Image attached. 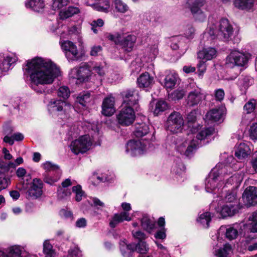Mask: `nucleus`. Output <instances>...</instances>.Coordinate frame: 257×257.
I'll return each mask as SVG.
<instances>
[{
  "label": "nucleus",
  "instance_id": "obj_35",
  "mask_svg": "<svg viewBox=\"0 0 257 257\" xmlns=\"http://www.w3.org/2000/svg\"><path fill=\"white\" fill-rule=\"evenodd\" d=\"M89 62L92 72L93 71L94 73H97L99 76L101 77H102L104 75L105 71L104 70V67L101 64L93 62Z\"/></svg>",
  "mask_w": 257,
  "mask_h": 257
},
{
  "label": "nucleus",
  "instance_id": "obj_63",
  "mask_svg": "<svg viewBox=\"0 0 257 257\" xmlns=\"http://www.w3.org/2000/svg\"><path fill=\"white\" fill-rule=\"evenodd\" d=\"M59 179L58 177L53 178L49 175H45L44 178V181L48 184L52 185L56 182Z\"/></svg>",
  "mask_w": 257,
  "mask_h": 257
},
{
  "label": "nucleus",
  "instance_id": "obj_59",
  "mask_svg": "<svg viewBox=\"0 0 257 257\" xmlns=\"http://www.w3.org/2000/svg\"><path fill=\"white\" fill-rule=\"evenodd\" d=\"M206 61L204 60H200L197 64V68L198 70V74L199 75H202L205 72L206 70V64L205 63Z\"/></svg>",
  "mask_w": 257,
  "mask_h": 257
},
{
  "label": "nucleus",
  "instance_id": "obj_27",
  "mask_svg": "<svg viewBox=\"0 0 257 257\" xmlns=\"http://www.w3.org/2000/svg\"><path fill=\"white\" fill-rule=\"evenodd\" d=\"M254 0H234V7L241 10H249L254 5Z\"/></svg>",
  "mask_w": 257,
  "mask_h": 257
},
{
  "label": "nucleus",
  "instance_id": "obj_46",
  "mask_svg": "<svg viewBox=\"0 0 257 257\" xmlns=\"http://www.w3.org/2000/svg\"><path fill=\"white\" fill-rule=\"evenodd\" d=\"M52 8L54 10H59L66 6L70 2V0H53Z\"/></svg>",
  "mask_w": 257,
  "mask_h": 257
},
{
  "label": "nucleus",
  "instance_id": "obj_60",
  "mask_svg": "<svg viewBox=\"0 0 257 257\" xmlns=\"http://www.w3.org/2000/svg\"><path fill=\"white\" fill-rule=\"evenodd\" d=\"M102 48L100 45H95L91 47L90 54L92 56H97L102 52Z\"/></svg>",
  "mask_w": 257,
  "mask_h": 257
},
{
  "label": "nucleus",
  "instance_id": "obj_4",
  "mask_svg": "<svg viewBox=\"0 0 257 257\" xmlns=\"http://www.w3.org/2000/svg\"><path fill=\"white\" fill-rule=\"evenodd\" d=\"M205 0H185L184 7L190 10L194 19L198 22H203L206 15L201 8L204 6Z\"/></svg>",
  "mask_w": 257,
  "mask_h": 257
},
{
  "label": "nucleus",
  "instance_id": "obj_10",
  "mask_svg": "<svg viewBox=\"0 0 257 257\" xmlns=\"http://www.w3.org/2000/svg\"><path fill=\"white\" fill-rule=\"evenodd\" d=\"M50 106L52 111L57 112L58 115H60L62 119L67 118L69 115V112L73 109L71 105L60 100L51 101Z\"/></svg>",
  "mask_w": 257,
  "mask_h": 257
},
{
  "label": "nucleus",
  "instance_id": "obj_36",
  "mask_svg": "<svg viewBox=\"0 0 257 257\" xmlns=\"http://www.w3.org/2000/svg\"><path fill=\"white\" fill-rule=\"evenodd\" d=\"M214 132V129L212 127L204 128L200 131L196 135V138L199 140H204L208 136L212 135Z\"/></svg>",
  "mask_w": 257,
  "mask_h": 257
},
{
  "label": "nucleus",
  "instance_id": "obj_44",
  "mask_svg": "<svg viewBox=\"0 0 257 257\" xmlns=\"http://www.w3.org/2000/svg\"><path fill=\"white\" fill-rule=\"evenodd\" d=\"M225 236L229 240L235 239L238 235V231L234 226H228L225 229Z\"/></svg>",
  "mask_w": 257,
  "mask_h": 257
},
{
  "label": "nucleus",
  "instance_id": "obj_11",
  "mask_svg": "<svg viewBox=\"0 0 257 257\" xmlns=\"http://www.w3.org/2000/svg\"><path fill=\"white\" fill-rule=\"evenodd\" d=\"M43 185L44 184L40 179H33L25 192L27 198L30 200L36 199L41 197L43 194Z\"/></svg>",
  "mask_w": 257,
  "mask_h": 257
},
{
  "label": "nucleus",
  "instance_id": "obj_53",
  "mask_svg": "<svg viewBox=\"0 0 257 257\" xmlns=\"http://www.w3.org/2000/svg\"><path fill=\"white\" fill-rule=\"evenodd\" d=\"M70 90L67 86H62L59 89L58 95L63 98H67L70 95Z\"/></svg>",
  "mask_w": 257,
  "mask_h": 257
},
{
  "label": "nucleus",
  "instance_id": "obj_31",
  "mask_svg": "<svg viewBox=\"0 0 257 257\" xmlns=\"http://www.w3.org/2000/svg\"><path fill=\"white\" fill-rule=\"evenodd\" d=\"M141 225L144 229L151 232L155 228V221L147 216H144L141 219Z\"/></svg>",
  "mask_w": 257,
  "mask_h": 257
},
{
  "label": "nucleus",
  "instance_id": "obj_29",
  "mask_svg": "<svg viewBox=\"0 0 257 257\" xmlns=\"http://www.w3.org/2000/svg\"><path fill=\"white\" fill-rule=\"evenodd\" d=\"M25 5L27 8L36 12H40L45 7L43 0H27Z\"/></svg>",
  "mask_w": 257,
  "mask_h": 257
},
{
  "label": "nucleus",
  "instance_id": "obj_18",
  "mask_svg": "<svg viewBox=\"0 0 257 257\" xmlns=\"http://www.w3.org/2000/svg\"><path fill=\"white\" fill-rule=\"evenodd\" d=\"M115 99L112 96L105 97L102 104V113L106 116H111L115 112Z\"/></svg>",
  "mask_w": 257,
  "mask_h": 257
},
{
  "label": "nucleus",
  "instance_id": "obj_17",
  "mask_svg": "<svg viewBox=\"0 0 257 257\" xmlns=\"http://www.w3.org/2000/svg\"><path fill=\"white\" fill-rule=\"evenodd\" d=\"M205 95L202 93L201 89L197 88L188 93L187 100V104L190 106L196 105L205 99Z\"/></svg>",
  "mask_w": 257,
  "mask_h": 257
},
{
  "label": "nucleus",
  "instance_id": "obj_42",
  "mask_svg": "<svg viewBox=\"0 0 257 257\" xmlns=\"http://www.w3.org/2000/svg\"><path fill=\"white\" fill-rule=\"evenodd\" d=\"M122 35V34L118 32H115L113 34L107 33L105 34V36L106 38L114 42L116 45H119L120 43Z\"/></svg>",
  "mask_w": 257,
  "mask_h": 257
},
{
  "label": "nucleus",
  "instance_id": "obj_34",
  "mask_svg": "<svg viewBox=\"0 0 257 257\" xmlns=\"http://www.w3.org/2000/svg\"><path fill=\"white\" fill-rule=\"evenodd\" d=\"M232 248L228 243H226L223 247H221L214 252V255L217 257H227L231 252Z\"/></svg>",
  "mask_w": 257,
  "mask_h": 257
},
{
  "label": "nucleus",
  "instance_id": "obj_57",
  "mask_svg": "<svg viewBox=\"0 0 257 257\" xmlns=\"http://www.w3.org/2000/svg\"><path fill=\"white\" fill-rule=\"evenodd\" d=\"M43 251L46 255L54 254L52 249V245L49 243L48 240H45L43 243Z\"/></svg>",
  "mask_w": 257,
  "mask_h": 257
},
{
  "label": "nucleus",
  "instance_id": "obj_51",
  "mask_svg": "<svg viewBox=\"0 0 257 257\" xmlns=\"http://www.w3.org/2000/svg\"><path fill=\"white\" fill-rule=\"evenodd\" d=\"M110 7V3L108 0H100L98 6L97 7L98 11L107 12Z\"/></svg>",
  "mask_w": 257,
  "mask_h": 257
},
{
  "label": "nucleus",
  "instance_id": "obj_45",
  "mask_svg": "<svg viewBox=\"0 0 257 257\" xmlns=\"http://www.w3.org/2000/svg\"><path fill=\"white\" fill-rule=\"evenodd\" d=\"M57 193L58 198L61 199L69 197L71 194L70 189L68 188L60 187V186L58 189Z\"/></svg>",
  "mask_w": 257,
  "mask_h": 257
},
{
  "label": "nucleus",
  "instance_id": "obj_54",
  "mask_svg": "<svg viewBox=\"0 0 257 257\" xmlns=\"http://www.w3.org/2000/svg\"><path fill=\"white\" fill-rule=\"evenodd\" d=\"M132 234L133 236L135 238L138 239L139 242L144 241L143 240L147 238V236L142 231H135L133 230L132 231Z\"/></svg>",
  "mask_w": 257,
  "mask_h": 257
},
{
  "label": "nucleus",
  "instance_id": "obj_19",
  "mask_svg": "<svg viewBox=\"0 0 257 257\" xmlns=\"http://www.w3.org/2000/svg\"><path fill=\"white\" fill-rule=\"evenodd\" d=\"M154 77L148 72L142 73L137 79V83L139 87L150 89L154 84Z\"/></svg>",
  "mask_w": 257,
  "mask_h": 257
},
{
  "label": "nucleus",
  "instance_id": "obj_28",
  "mask_svg": "<svg viewBox=\"0 0 257 257\" xmlns=\"http://www.w3.org/2000/svg\"><path fill=\"white\" fill-rule=\"evenodd\" d=\"M149 130V126L145 122H138L135 124L134 135L137 138H141L147 135Z\"/></svg>",
  "mask_w": 257,
  "mask_h": 257
},
{
  "label": "nucleus",
  "instance_id": "obj_48",
  "mask_svg": "<svg viewBox=\"0 0 257 257\" xmlns=\"http://www.w3.org/2000/svg\"><path fill=\"white\" fill-rule=\"evenodd\" d=\"M104 25V21L101 19L93 21L91 23V30L95 34H97L98 29L97 28L102 27Z\"/></svg>",
  "mask_w": 257,
  "mask_h": 257
},
{
  "label": "nucleus",
  "instance_id": "obj_20",
  "mask_svg": "<svg viewBox=\"0 0 257 257\" xmlns=\"http://www.w3.org/2000/svg\"><path fill=\"white\" fill-rule=\"evenodd\" d=\"M240 207L237 206L236 203L235 204L225 203L222 206L220 211V214L223 218L227 216H232L237 213Z\"/></svg>",
  "mask_w": 257,
  "mask_h": 257
},
{
  "label": "nucleus",
  "instance_id": "obj_47",
  "mask_svg": "<svg viewBox=\"0 0 257 257\" xmlns=\"http://www.w3.org/2000/svg\"><path fill=\"white\" fill-rule=\"evenodd\" d=\"M22 249L19 246H13L10 247L9 257H22L21 256Z\"/></svg>",
  "mask_w": 257,
  "mask_h": 257
},
{
  "label": "nucleus",
  "instance_id": "obj_21",
  "mask_svg": "<svg viewBox=\"0 0 257 257\" xmlns=\"http://www.w3.org/2000/svg\"><path fill=\"white\" fill-rule=\"evenodd\" d=\"M137 38L134 35H128L125 37H121L119 45L123 50L126 52H131L133 50Z\"/></svg>",
  "mask_w": 257,
  "mask_h": 257
},
{
  "label": "nucleus",
  "instance_id": "obj_15",
  "mask_svg": "<svg viewBox=\"0 0 257 257\" xmlns=\"http://www.w3.org/2000/svg\"><path fill=\"white\" fill-rule=\"evenodd\" d=\"M123 98V106H130L132 107L138 103L139 95L136 90L128 89L121 93Z\"/></svg>",
  "mask_w": 257,
  "mask_h": 257
},
{
  "label": "nucleus",
  "instance_id": "obj_55",
  "mask_svg": "<svg viewBox=\"0 0 257 257\" xmlns=\"http://www.w3.org/2000/svg\"><path fill=\"white\" fill-rule=\"evenodd\" d=\"M255 106V101L254 100H251L244 105L243 109L244 111L247 113H250L254 110Z\"/></svg>",
  "mask_w": 257,
  "mask_h": 257
},
{
  "label": "nucleus",
  "instance_id": "obj_41",
  "mask_svg": "<svg viewBox=\"0 0 257 257\" xmlns=\"http://www.w3.org/2000/svg\"><path fill=\"white\" fill-rule=\"evenodd\" d=\"M225 200L226 203L235 204L236 203L237 206H239V202L236 197V193L235 191L228 192L225 197Z\"/></svg>",
  "mask_w": 257,
  "mask_h": 257
},
{
  "label": "nucleus",
  "instance_id": "obj_49",
  "mask_svg": "<svg viewBox=\"0 0 257 257\" xmlns=\"http://www.w3.org/2000/svg\"><path fill=\"white\" fill-rule=\"evenodd\" d=\"M195 29L192 25H188L184 29V35L188 39H192L195 35Z\"/></svg>",
  "mask_w": 257,
  "mask_h": 257
},
{
  "label": "nucleus",
  "instance_id": "obj_7",
  "mask_svg": "<svg viewBox=\"0 0 257 257\" xmlns=\"http://www.w3.org/2000/svg\"><path fill=\"white\" fill-rule=\"evenodd\" d=\"M118 123L122 126H129L132 124L136 118L134 108L130 106H123L116 115Z\"/></svg>",
  "mask_w": 257,
  "mask_h": 257
},
{
  "label": "nucleus",
  "instance_id": "obj_14",
  "mask_svg": "<svg viewBox=\"0 0 257 257\" xmlns=\"http://www.w3.org/2000/svg\"><path fill=\"white\" fill-rule=\"evenodd\" d=\"M145 148L141 141L131 140L126 145V152L132 156H137L142 154Z\"/></svg>",
  "mask_w": 257,
  "mask_h": 257
},
{
  "label": "nucleus",
  "instance_id": "obj_26",
  "mask_svg": "<svg viewBox=\"0 0 257 257\" xmlns=\"http://www.w3.org/2000/svg\"><path fill=\"white\" fill-rule=\"evenodd\" d=\"M250 153L249 146L245 143H240L238 146L235 155L238 159H242L246 157Z\"/></svg>",
  "mask_w": 257,
  "mask_h": 257
},
{
  "label": "nucleus",
  "instance_id": "obj_33",
  "mask_svg": "<svg viewBox=\"0 0 257 257\" xmlns=\"http://www.w3.org/2000/svg\"><path fill=\"white\" fill-rule=\"evenodd\" d=\"M137 244L131 243L129 244H121L120 250L124 257H130L132 252L137 250Z\"/></svg>",
  "mask_w": 257,
  "mask_h": 257
},
{
  "label": "nucleus",
  "instance_id": "obj_38",
  "mask_svg": "<svg viewBox=\"0 0 257 257\" xmlns=\"http://www.w3.org/2000/svg\"><path fill=\"white\" fill-rule=\"evenodd\" d=\"M15 62V58L7 57L4 59L3 61L0 63V69L3 71H8L10 69L12 64Z\"/></svg>",
  "mask_w": 257,
  "mask_h": 257
},
{
  "label": "nucleus",
  "instance_id": "obj_43",
  "mask_svg": "<svg viewBox=\"0 0 257 257\" xmlns=\"http://www.w3.org/2000/svg\"><path fill=\"white\" fill-rule=\"evenodd\" d=\"M167 108V103L165 101L159 100L156 104L154 113L156 115H159L161 112L166 110Z\"/></svg>",
  "mask_w": 257,
  "mask_h": 257
},
{
  "label": "nucleus",
  "instance_id": "obj_1",
  "mask_svg": "<svg viewBox=\"0 0 257 257\" xmlns=\"http://www.w3.org/2000/svg\"><path fill=\"white\" fill-rule=\"evenodd\" d=\"M24 69L29 74L31 82L36 85L52 83L60 73L55 65L41 58L28 61Z\"/></svg>",
  "mask_w": 257,
  "mask_h": 257
},
{
  "label": "nucleus",
  "instance_id": "obj_16",
  "mask_svg": "<svg viewBox=\"0 0 257 257\" xmlns=\"http://www.w3.org/2000/svg\"><path fill=\"white\" fill-rule=\"evenodd\" d=\"M226 113V108L224 105L210 110L206 114L207 120L214 122L222 121Z\"/></svg>",
  "mask_w": 257,
  "mask_h": 257
},
{
  "label": "nucleus",
  "instance_id": "obj_2",
  "mask_svg": "<svg viewBox=\"0 0 257 257\" xmlns=\"http://www.w3.org/2000/svg\"><path fill=\"white\" fill-rule=\"evenodd\" d=\"M207 30L210 36L216 35L223 41L231 40L233 35V27L226 19H221L217 27L214 24L209 23Z\"/></svg>",
  "mask_w": 257,
  "mask_h": 257
},
{
  "label": "nucleus",
  "instance_id": "obj_22",
  "mask_svg": "<svg viewBox=\"0 0 257 257\" xmlns=\"http://www.w3.org/2000/svg\"><path fill=\"white\" fill-rule=\"evenodd\" d=\"M132 220L128 212L123 211L120 213L115 214L112 217L109 222V225L111 228H114L116 225L122 221L125 220L130 221Z\"/></svg>",
  "mask_w": 257,
  "mask_h": 257
},
{
  "label": "nucleus",
  "instance_id": "obj_3",
  "mask_svg": "<svg viewBox=\"0 0 257 257\" xmlns=\"http://www.w3.org/2000/svg\"><path fill=\"white\" fill-rule=\"evenodd\" d=\"M219 166H217L213 168L206 180V190L208 192H214L215 193V190L218 188L221 187L223 183L221 181L222 177L220 176V174L225 171L226 169L224 167L219 170Z\"/></svg>",
  "mask_w": 257,
  "mask_h": 257
},
{
  "label": "nucleus",
  "instance_id": "obj_37",
  "mask_svg": "<svg viewBox=\"0 0 257 257\" xmlns=\"http://www.w3.org/2000/svg\"><path fill=\"white\" fill-rule=\"evenodd\" d=\"M210 220V213L208 212L200 214L197 219V221L199 222L205 228L208 227Z\"/></svg>",
  "mask_w": 257,
  "mask_h": 257
},
{
  "label": "nucleus",
  "instance_id": "obj_23",
  "mask_svg": "<svg viewBox=\"0 0 257 257\" xmlns=\"http://www.w3.org/2000/svg\"><path fill=\"white\" fill-rule=\"evenodd\" d=\"M196 147L197 146L194 143L193 140L191 142L185 141L182 144L177 146V151L181 154L188 156L193 152Z\"/></svg>",
  "mask_w": 257,
  "mask_h": 257
},
{
  "label": "nucleus",
  "instance_id": "obj_25",
  "mask_svg": "<svg viewBox=\"0 0 257 257\" xmlns=\"http://www.w3.org/2000/svg\"><path fill=\"white\" fill-rule=\"evenodd\" d=\"M178 80V75L174 72H168L164 79V87L168 89L174 88Z\"/></svg>",
  "mask_w": 257,
  "mask_h": 257
},
{
  "label": "nucleus",
  "instance_id": "obj_9",
  "mask_svg": "<svg viewBox=\"0 0 257 257\" xmlns=\"http://www.w3.org/2000/svg\"><path fill=\"white\" fill-rule=\"evenodd\" d=\"M184 124V119L181 114L173 111L169 116L167 122V129L173 133H178L182 130Z\"/></svg>",
  "mask_w": 257,
  "mask_h": 257
},
{
  "label": "nucleus",
  "instance_id": "obj_62",
  "mask_svg": "<svg viewBox=\"0 0 257 257\" xmlns=\"http://www.w3.org/2000/svg\"><path fill=\"white\" fill-rule=\"evenodd\" d=\"M249 135L253 140L257 139V123H253L249 129Z\"/></svg>",
  "mask_w": 257,
  "mask_h": 257
},
{
  "label": "nucleus",
  "instance_id": "obj_24",
  "mask_svg": "<svg viewBox=\"0 0 257 257\" xmlns=\"http://www.w3.org/2000/svg\"><path fill=\"white\" fill-rule=\"evenodd\" d=\"M216 55V50L212 47L203 48L198 52V58L205 61L210 60L215 58Z\"/></svg>",
  "mask_w": 257,
  "mask_h": 257
},
{
  "label": "nucleus",
  "instance_id": "obj_61",
  "mask_svg": "<svg viewBox=\"0 0 257 257\" xmlns=\"http://www.w3.org/2000/svg\"><path fill=\"white\" fill-rule=\"evenodd\" d=\"M43 168L48 171H55L59 170V167L50 162H47L43 164Z\"/></svg>",
  "mask_w": 257,
  "mask_h": 257
},
{
  "label": "nucleus",
  "instance_id": "obj_40",
  "mask_svg": "<svg viewBox=\"0 0 257 257\" xmlns=\"http://www.w3.org/2000/svg\"><path fill=\"white\" fill-rule=\"evenodd\" d=\"M113 4L115 10L119 13H125L129 9L128 6L121 0H114Z\"/></svg>",
  "mask_w": 257,
  "mask_h": 257
},
{
  "label": "nucleus",
  "instance_id": "obj_30",
  "mask_svg": "<svg viewBox=\"0 0 257 257\" xmlns=\"http://www.w3.org/2000/svg\"><path fill=\"white\" fill-rule=\"evenodd\" d=\"M80 12L79 9L77 7H69L67 9L61 11L59 13L60 19L65 20L72 17Z\"/></svg>",
  "mask_w": 257,
  "mask_h": 257
},
{
  "label": "nucleus",
  "instance_id": "obj_56",
  "mask_svg": "<svg viewBox=\"0 0 257 257\" xmlns=\"http://www.w3.org/2000/svg\"><path fill=\"white\" fill-rule=\"evenodd\" d=\"M214 95L215 100L221 102L224 98L225 93L222 89L219 88L214 91Z\"/></svg>",
  "mask_w": 257,
  "mask_h": 257
},
{
  "label": "nucleus",
  "instance_id": "obj_50",
  "mask_svg": "<svg viewBox=\"0 0 257 257\" xmlns=\"http://www.w3.org/2000/svg\"><path fill=\"white\" fill-rule=\"evenodd\" d=\"M72 191L75 193V200L79 202L82 200V197L84 195V192L82 190L81 186L78 185L72 187Z\"/></svg>",
  "mask_w": 257,
  "mask_h": 257
},
{
  "label": "nucleus",
  "instance_id": "obj_13",
  "mask_svg": "<svg viewBox=\"0 0 257 257\" xmlns=\"http://www.w3.org/2000/svg\"><path fill=\"white\" fill-rule=\"evenodd\" d=\"M242 200L246 206L257 204V187L249 186L245 189L242 194Z\"/></svg>",
  "mask_w": 257,
  "mask_h": 257
},
{
  "label": "nucleus",
  "instance_id": "obj_39",
  "mask_svg": "<svg viewBox=\"0 0 257 257\" xmlns=\"http://www.w3.org/2000/svg\"><path fill=\"white\" fill-rule=\"evenodd\" d=\"M91 99L90 93L88 92H84L80 94L77 97V102L83 106H85L86 104L90 101Z\"/></svg>",
  "mask_w": 257,
  "mask_h": 257
},
{
  "label": "nucleus",
  "instance_id": "obj_12",
  "mask_svg": "<svg viewBox=\"0 0 257 257\" xmlns=\"http://www.w3.org/2000/svg\"><path fill=\"white\" fill-rule=\"evenodd\" d=\"M61 49L69 61H76L80 58L77 47L72 42L64 41L60 42Z\"/></svg>",
  "mask_w": 257,
  "mask_h": 257
},
{
  "label": "nucleus",
  "instance_id": "obj_5",
  "mask_svg": "<svg viewBox=\"0 0 257 257\" xmlns=\"http://www.w3.org/2000/svg\"><path fill=\"white\" fill-rule=\"evenodd\" d=\"M89 62L85 63L79 67H75L71 70L70 77L76 79L80 82L88 81L92 75Z\"/></svg>",
  "mask_w": 257,
  "mask_h": 257
},
{
  "label": "nucleus",
  "instance_id": "obj_8",
  "mask_svg": "<svg viewBox=\"0 0 257 257\" xmlns=\"http://www.w3.org/2000/svg\"><path fill=\"white\" fill-rule=\"evenodd\" d=\"M248 59L246 54L238 51H233L226 57L225 65L229 68L243 66L247 63Z\"/></svg>",
  "mask_w": 257,
  "mask_h": 257
},
{
  "label": "nucleus",
  "instance_id": "obj_64",
  "mask_svg": "<svg viewBox=\"0 0 257 257\" xmlns=\"http://www.w3.org/2000/svg\"><path fill=\"white\" fill-rule=\"evenodd\" d=\"M80 254V251L78 247L71 248L69 251V257H77Z\"/></svg>",
  "mask_w": 257,
  "mask_h": 257
},
{
  "label": "nucleus",
  "instance_id": "obj_58",
  "mask_svg": "<svg viewBox=\"0 0 257 257\" xmlns=\"http://www.w3.org/2000/svg\"><path fill=\"white\" fill-rule=\"evenodd\" d=\"M10 183V180L2 174H0V190L6 189Z\"/></svg>",
  "mask_w": 257,
  "mask_h": 257
},
{
  "label": "nucleus",
  "instance_id": "obj_6",
  "mask_svg": "<svg viewBox=\"0 0 257 257\" xmlns=\"http://www.w3.org/2000/svg\"><path fill=\"white\" fill-rule=\"evenodd\" d=\"M92 142L88 135H83L72 141L70 145L72 152L76 155L84 153L90 149Z\"/></svg>",
  "mask_w": 257,
  "mask_h": 257
},
{
  "label": "nucleus",
  "instance_id": "obj_32",
  "mask_svg": "<svg viewBox=\"0 0 257 257\" xmlns=\"http://www.w3.org/2000/svg\"><path fill=\"white\" fill-rule=\"evenodd\" d=\"M246 227L250 232H257V211L248 217V222L246 224Z\"/></svg>",
  "mask_w": 257,
  "mask_h": 257
},
{
  "label": "nucleus",
  "instance_id": "obj_52",
  "mask_svg": "<svg viewBox=\"0 0 257 257\" xmlns=\"http://www.w3.org/2000/svg\"><path fill=\"white\" fill-rule=\"evenodd\" d=\"M149 246L145 241L139 242L137 244V250L140 253H145L149 250Z\"/></svg>",
  "mask_w": 257,
  "mask_h": 257
}]
</instances>
